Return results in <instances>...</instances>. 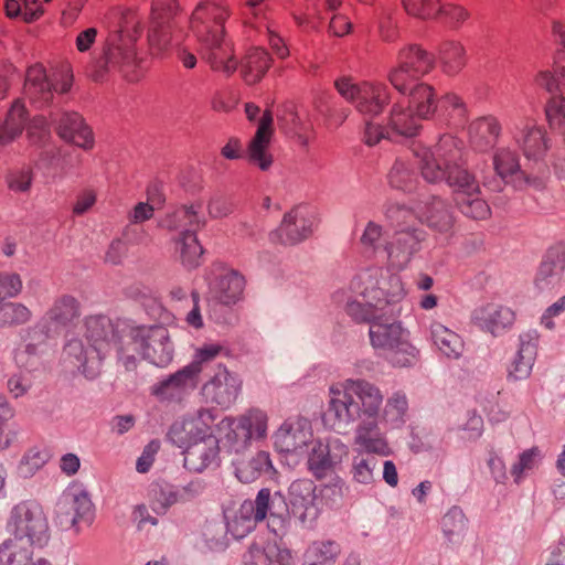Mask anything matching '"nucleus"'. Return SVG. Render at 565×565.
Instances as JSON below:
<instances>
[{"label": "nucleus", "mask_w": 565, "mask_h": 565, "mask_svg": "<svg viewBox=\"0 0 565 565\" xmlns=\"http://www.w3.org/2000/svg\"><path fill=\"white\" fill-rule=\"evenodd\" d=\"M408 398L402 390L387 397L374 382L363 377H349L329 386L327 415L338 433L353 429L355 455L350 475L359 484L369 486L375 480L377 459L393 450L387 433L401 429L407 422Z\"/></svg>", "instance_id": "1"}, {"label": "nucleus", "mask_w": 565, "mask_h": 565, "mask_svg": "<svg viewBox=\"0 0 565 565\" xmlns=\"http://www.w3.org/2000/svg\"><path fill=\"white\" fill-rule=\"evenodd\" d=\"M462 142L452 136H443L434 148L416 147L414 156L423 179L428 183L446 182L455 193L461 213L475 220H483L490 207L479 196V183L461 166Z\"/></svg>", "instance_id": "2"}, {"label": "nucleus", "mask_w": 565, "mask_h": 565, "mask_svg": "<svg viewBox=\"0 0 565 565\" xmlns=\"http://www.w3.org/2000/svg\"><path fill=\"white\" fill-rule=\"evenodd\" d=\"M404 296V284L397 274L382 266H367L355 273L348 289L334 291L332 298L353 320H372L376 312L397 306Z\"/></svg>", "instance_id": "3"}, {"label": "nucleus", "mask_w": 565, "mask_h": 565, "mask_svg": "<svg viewBox=\"0 0 565 565\" xmlns=\"http://www.w3.org/2000/svg\"><path fill=\"white\" fill-rule=\"evenodd\" d=\"M127 323L114 324L106 316H90L85 321V340L72 339L64 347L65 359L77 367L88 380L96 379L102 371V362L116 348L119 359V348L129 332Z\"/></svg>", "instance_id": "4"}, {"label": "nucleus", "mask_w": 565, "mask_h": 565, "mask_svg": "<svg viewBox=\"0 0 565 565\" xmlns=\"http://www.w3.org/2000/svg\"><path fill=\"white\" fill-rule=\"evenodd\" d=\"M269 416L259 407H249L238 415H226L214 425V439L230 454L241 455L268 437Z\"/></svg>", "instance_id": "5"}, {"label": "nucleus", "mask_w": 565, "mask_h": 565, "mask_svg": "<svg viewBox=\"0 0 565 565\" xmlns=\"http://www.w3.org/2000/svg\"><path fill=\"white\" fill-rule=\"evenodd\" d=\"M136 353L150 363L164 367L174 356V343L169 331L162 326H138L129 328L119 348V361L127 371L137 367Z\"/></svg>", "instance_id": "6"}, {"label": "nucleus", "mask_w": 565, "mask_h": 565, "mask_svg": "<svg viewBox=\"0 0 565 565\" xmlns=\"http://www.w3.org/2000/svg\"><path fill=\"white\" fill-rule=\"evenodd\" d=\"M9 540L32 550L44 546L50 540V526L43 508L35 501L15 504L7 520Z\"/></svg>", "instance_id": "7"}, {"label": "nucleus", "mask_w": 565, "mask_h": 565, "mask_svg": "<svg viewBox=\"0 0 565 565\" xmlns=\"http://www.w3.org/2000/svg\"><path fill=\"white\" fill-rule=\"evenodd\" d=\"M407 95L409 105L420 119H427L436 111L444 119H448L455 126L466 124L467 107L462 99L452 93L445 94L437 104L434 88L418 81L407 83Z\"/></svg>", "instance_id": "8"}, {"label": "nucleus", "mask_w": 565, "mask_h": 565, "mask_svg": "<svg viewBox=\"0 0 565 565\" xmlns=\"http://www.w3.org/2000/svg\"><path fill=\"white\" fill-rule=\"evenodd\" d=\"M205 223L201 203H191L179 210V259L188 269L202 264L204 249L198 239V232Z\"/></svg>", "instance_id": "9"}, {"label": "nucleus", "mask_w": 565, "mask_h": 565, "mask_svg": "<svg viewBox=\"0 0 565 565\" xmlns=\"http://www.w3.org/2000/svg\"><path fill=\"white\" fill-rule=\"evenodd\" d=\"M338 93L364 117H375L382 113L390 99V92L382 83H355L350 77H340L334 82Z\"/></svg>", "instance_id": "10"}, {"label": "nucleus", "mask_w": 565, "mask_h": 565, "mask_svg": "<svg viewBox=\"0 0 565 565\" xmlns=\"http://www.w3.org/2000/svg\"><path fill=\"white\" fill-rule=\"evenodd\" d=\"M426 239V232L420 227H401L385 242L382 257L386 260L388 271L405 270L420 252Z\"/></svg>", "instance_id": "11"}, {"label": "nucleus", "mask_w": 565, "mask_h": 565, "mask_svg": "<svg viewBox=\"0 0 565 565\" xmlns=\"http://www.w3.org/2000/svg\"><path fill=\"white\" fill-rule=\"evenodd\" d=\"M253 509L259 522L266 521L268 530L282 539L290 531V512L285 495L268 488L260 489L252 500Z\"/></svg>", "instance_id": "12"}, {"label": "nucleus", "mask_w": 565, "mask_h": 565, "mask_svg": "<svg viewBox=\"0 0 565 565\" xmlns=\"http://www.w3.org/2000/svg\"><path fill=\"white\" fill-rule=\"evenodd\" d=\"M271 439L278 452L303 457L313 441L312 425L305 417L288 418L273 433Z\"/></svg>", "instance_id": "13"}, {"label": "nucleus", "mask_w": 565, "mask_h": 565, "mask_svg": "<svg viewBox=\"0 0 565 565\" xmlns=\"http://www.w3.org/2000/svg\"><path fill=\"white\" fill-rule=\"evenodd\" d=\"M242 390V377L225 366H218L214 375L202 385L200 393L206 404L227 411L236 404Z\"/></svg>", "instance_id": "14"}, {"label": "nucleus", "mask_w": 565, "mask_h": 565, "mask_svg": "<svg viewBox=\"0 0 565 565\" xmlns=\"http://www.w3.org/2000/svg\"><path fill=\"white\" fill-rule=\"evenodd\" d=\"M318 225L317 213L308 206H296L284 215L280 225L269 233L275 244L296 245L307 239Z\"/></svg>", "instance_id": "15"}, {"label": "nucleus", "mask_w": 565, "mask_h": 565, "mask_svg": "<svg viewBox=\"0 0 565 565\" xmlns=\"http://www.w3.org/2000/svg\"><path fill=\"white\" fill-rule=\"evenodd\" d=\"M433 65L434 58L429 54L415 45H409L398 53L397 65L390 71L388 79L398 93L405 94L407 83L418 81Z\"/></svg>", "instance_id": "16"}, {"label": "nucleus", "mask_w": 565, "mask_h": 565, "mask_svg": "<svg viewBox=\"0 0 565 565\" xmlns=\"http://www.w3.org/2000/svg\"><path fill=\"white\" fill-rule=\"evenodd\" d=\"M93 515L94 504L90 495L78 487L63 492L55 507V520L63 530L73 529L81 521L90 522Z\"/></svg>", "instance_id": "17"}, {"label": "nucleus", "mask_w": 565, "mask_h": 565, "mask_svg": "<svg viewBox=\"0 0 565 565\" xmlns=\"http://www.w3.org/2000/svg\"><path fill=\"white\" fill-rule=\"evenodd\" d=\"M348 454V445L338 437L313 439L310 450L308 449L306 454L308 469L317 479H322L333 471Z\"/></svg>", "instance_id": "18"}, {"label": "nucleus", "mask_w": 565, "mask_h": 565, "mask_svg": "<svg viewBox=\"0 0 565 565\" xmlns=\"http://www.w3.org/2000/svg\"><path fill=\"white\" fill-rule=\"evenodd\" d=\"M288 507L290 519L295 518L302 527L315 525L320 514L317 503L316 484L309 479H298L291 482L288 490Z\"/></svg>", "instance_id": "19"}, {"label": "nucleus", "mask_w": 565, "mask_h": 565, "mask_svg": "<svg viewBox=\"0 0 565 565\" xmlns=\"http://www.w3.org/2000/svg\"><path fill=\"white\" fill-rule=\"evenodd\" d=\"M398 311L397 306H394L376 312V317L372 320H355L356 322L370 323L369 337L371 345L375 350H381L383 354L408 332L401 322L388 321V318L394 317Z\"/></svg>", "instance_id": "20"}, {"label": "nucleus", "mask_w": 565, "mask_h": 565, "mask_svg": "<svg viewBox=\"0 0 565 565\" xmlns=\"http://www.w3.org/2000/svg\"><path fill=\"white\" fill-rule=\"evenodd\" d=\"M137 65V58L134 50L121 38L115 35V39L109 43L105 51L104 57L97 62V74L95 79H100L104 72L119 71L129 81L137 79L134 75V68Z\"/></svg>", "instance_id": "21"}, {"label": "nucleus", "mask_w": 565, "mask_h": 565, "mask_svg": "<svg viewBox=\"0 0 565 565\" xmlns=\"http://www.w3.org/2000/svg\"><path fill=\"white\" fill-rule=\"evenodd\" d=\"M228 17L227 9L217 0L200 2L193 10L189 23L198 39L206 38L212 33L224 32V22Z\"/></svg>", "instance_id": "22"}, {"label": "nucleus", "mask_w": 565, "mask_h": 565, "mask_svg": "<svg viewBox=\"0 0 565 565\" xmlns=\"http://www.w3.org/2000/svg\"><path fill=\"white\" fill-rule=\"evenodd\" d=\"M202 45V56L210 64L211 68L221 72L226 76L232 75L237 68L232 43L222 33L198 39Z\"/></svg>", "instance_id": "23"}, {"label": "nucleus", "mask_w": 565, "mask_h": 565, "mask_svg": "<svg viewBox=\"0 0 565 565\" xmlns=\"http://www.w3.org/2000/svg\"><path fill=\"white\" fill-rule=\"evenodd\" d=\"M416 216L427 225L444 234H449L454 227V215L450 206L438 195L420 193L416 203Z\"/></svg>", "instance_id": "24"}, {"label": "nucleus", "mask_w": 565, "mask_h": 565, "mask_svg": "<svg viewBox=\"0 0 565 565\" xmlns=\"http://www.w3.org/2000/svg\"><path fill=\"white\" fill-rule=\"evenodd\" d=\"M50 118L57 135L65 141L83 149H90L94 143L93 132L84 119L75 111L51 113Z\"/></svg>", "instance_id": "25"}, {"label": "nucleus", "mask_w": 565, "mask_h": 565, "mask_svg": "<svg viewBox=\"0 0 565 565\" xmlns=\"http://www.w3.org/2000/svg\"><path fill=\"white\" fill-rule=\"evenodd\" d=\"M540 334L536 330H529L519 335V348L508 369L510 381L527 379L537 355Z\"/></svg>", "instance_id": "26"}, {"label": "nucleus", "mask_w": 565, "mask_h": 565, "mask_svg": "<svg viewBox=\"0 0 565 565\" xmlns=\"http://www.w3.org/2000/svg\"><path fill=\"white\" fill-rule=\"evenodd\" d=\"M514 311L501 303H487L476 308L471 313V321L481 330L499 335L514 323Z\"/></svg>", "instance_id": "27"}, {"label": "nucleus", "mask_w": 565, "mask_h": 565, "mask_svg": "<svg viewBox=\"0 0 565 565\" xmlns=\"http://www.w3.org/2000/svg\"><path fill=\"white\" fill-rule=\"evenodd\" d=\"M217 301L225 307H233L243 299L245 278L234 269L223 268L210 284Z\"/></svg>", "instance_id": "28"}, {"label": "nucleus", "mask_w": 565, "mask_h": 565, "mask_svg": "<svg viewBox=\"0 0 565 565\" xmlns=\"http://www.w3.org/2000/svg\"><path fill=\"white\" fill-rule=\"evenodd\" d=\"M183 448V466L192 472H202L212 465H217L221 448L215 439L179 444Z\"/></svg>", "instance_id": "29"}, {"label": "nucleus", "mask_w": 565, "mask_h": 565, "mask_svg": "<svg viewBox=\"0 0 565 565\" xmlns=\"http://www.w3.org/2000/svg\"><path fill=\"white\" fill-rule=\"evenodd\" d=\"M215 412L212 408L202 407L189 415H185L179 431V441L182 444L207 440L214 438Z\"/></svg>", "instance_id": "30"}, {"label": "nucleus", "mask_w": 565, "mask_h": 565, "mask_svg": "<svg viewBox=\"0 0 565 565\" xmlns=\"http://www.w3.org/2000/svg\"><path fill=\"white\" fill-rule=\"evenodd\" d=\"M513 138L522 149L527 161L541 162L547 153L551 141L546 131L535 125H526L523 128L514 127Z\"/></svg>", "instance_id": "31"}, {"label": "nucleus", "mask_w": 565, "mask_h": 565, "mask_svg": "<svg viewBox=\"0 0 565 565\" xmlns=\"http://www.w3.org/2000/svg\"><path fill=\"white\" fill-rule=\"evenodd\" d=\"M273 115L269 111L262 116L257 131L247 147V159L250 163L266 171L273 164V157L268 152V146L271 138Z\"/></svg>", "instance_id": "32"}, {"label": "nucleus", "mask_w": 565, "mask_h": 565, "mask_svg": "<svg viewBox=\"0 0 565 565\" xmlns=\"http://www.w3.org/2000/svg\"><path fill=\"white\" fill-rule=\"evenodd\" d=\"M564 269L565 244H558L546 252L535 277L536 288L541 291L554 288L561 281Z\"/></svg>", "instance_id": "33"}, {"label": "nucleus", "mask_w": 565, "mask_h": 565, "mask_svg": "<svg viewBox=\"0 0 565 565\" xmlns=\"http://www.w3.org/2000/svg\"><path fill=\"white\" fill-rule=\"evenodd\" d=\"M233 468L235 477L243 483L254 482L263 476L271 478L276 475L270 452L264 449L247 459L233 461Z\"/></svg>", "instance_id": "34"}, {"label": "nucleus", "mask_w": 565, "mask_h": 565, "mask_svg": "<svg viewBox=\"0 0 565 565\" xmlns=\"http://www.w3.org/2000/svg\"><path fill=\"white\" fill-rule=\"evenodd\" d=\"M249 557L258 565H297V555L285 543L269 541L264 545L253 544Z\"/></svg>", "instance_id": "35"}, {"label": "nucleus", "mask_w": 565, "mask_h": 565, "mask_svg": "<svg viewBox=\"0 0 565 565\" xmlns=\"http://www.w3.org/2000/svg\"><path fill=\"white\" fill-rule=\"evenodd\" d=\"M439 526L446 546L457 550L467 534L468 519L460 507L452 505L443 514Z\"/></svg>", "instance_id": "36"}, {"label": "nucleus", "mask_w": 565, "mask_h": 565, "mask_svg": "<svg viewBox=\"0 0 565 565\" xmlns=\"http://www.w3.org/2000/svg\"><path fill=\"white\" fill-rule=\"evenodd\" d=\"M25 96L39 107L50 104L53 98V82L49 78L42 65L29 67L24 84Z\"/></svg>", "instance_id": "37"}, {"label": "nucleus", "mask_w": 565, "mask_h": 565, "mask_svg": "<svg viewBox=\"0 0 565 565\" xmlns=\"http://www.w3.org/2000/svg\"><path fill=\"white\" fill-rule=\"evenodd\" d=\"M430 340L435 349L445 358L457 360L465 349L462 338L451 329L438 321H434L429 328Z\"/></svg>", "instance_id": "38"}, {"label": "nucleus", "mask_w": 565, "mask_h": 565, "mask_svg": "<svg viewBox=\"0 0 565 565\" xmlns=\"http://www.w3.org/2000/svg\"><path fill=\"white\" fill-rule=\"evenodd\" d=\"M420 118L413 114L408 107L401 103H395L387 119V139L395 140L397 137H413L416 135Z\"/></svg>", "instance_id": "39"}, {"label": "nucleus", "mask_w": 565, "mask_h": 565, "mask_svg": "<svg viewBox=\"0 0 565 565\" xmlns=\"http://www.w3.org/2000/svg\"><path fill=\"white\" fill-rule=\"evenodd\" d=\"M501 134V126L494 117H481L468 127V136L470 143L478 151H487L491 149Z\"/></svg>", "instance_id": "40"}, {"label": "nucleus", "mask_w": 565, "mask_h": 565, "mask_svg": "<svg viewBox=\"0 0 565 565\" xmlns=\"http://www.w3.org/2000/svg\"><path fill=\"white\" fill-rule=\"evenodd\" d=\"M28 121V111L21 99L10 107L3 121L0 120V148L15 140L23 131Z\"/></svg>", "instance_id": "41"}, {"label": "nucleus", "mask_w": 565, "mask_h": 565, "mask_svg": "<svg viewBox=\"0 0 565 565\" xmlns=\"http://www.w3.org/2000/svg\"><path fill=\"white\" fill-rule=\"evenodd\" d=\"M259 523L253 509L252 500H245L235 511L232 518H227L226 532L234 539L239 540L247 536Z\"/></svg>", "instance_id": "42"}, {"label": "nucleus", "mask_w": 565, "mask_h": 565, "mask_svg": "<svg viewBox=\"0 0 565 565\" xmlns=\"http://www.w3.org/2000/svg\"><path fill=\"white\" fill-rule=\"evenodd\" d=\"M393 367L411 369L419 361V350L411 342L409 332L383 354Z\"/></svg>", "instance_id": "43"}, {"label": "nucleus", "mask_w": 565, "mask_h": 565, "mask_svg": "<svg viewBox=\"0 0 565 565\" xmlns=\"http://www.w3.org/2000/svg\"><path fill=\"white\" fill-rule=\"evenodd\" d=\"M268 53L259 47L249 51L242 66V74L247 84L258 82L269 67Z\"/></svg>", "instance_id": "44"}, {"label": "nucleus", "mask_w": 565, "mask_h": 565, "mask_svg": "<svg viewBox=\"0 0 565 565\" xmlns=\"http://www.w3.org/2000/svg\"><path fill=\"white\" fill-rule=\"evenodd\" d=\"M493 168L500 180H507L510 177L518 175L529 182L524 171L520 168L518 154L509 148L499 149L493 158Z\"/></svg>", "instance_id": "45"}, {"label": "nucleus", "mask_w": 565, "mask_h": 565, "mask_svg": "<svg viewBox=\"0 0 565 565\" xmlns=\"http://www.w3.org/2000/svg\"><path fill=\"white\" fill-rule=\"evenodd\" d=\"M388 183L392 188L412 192L416 189L417 175L409 162L403 158H397L388 173Z\"/></svg>", "instance_id": "46"}, {"label": "nucleus", "mask_w": 565, "mask_h": 565, "mask_svg": "<svg viewBox=\"0 0 565 565\" xmlns=\"http://www.w3.org/2000/svg\"><path fill=\"white\" fill-rule=\"evenodd\" d=\"M465 47L454 41H449L443 44L439 50V61L443 70L448 75H455L459 73L465 66Z\"/></svg>", "instance_id": "47"}, {"label": "nucleus", "mask_w": 565, "mask_h": 565, "mask_svg": "<svg viewBox=\"0 0 565 565\" xmlns=\"http://www.w3.org/2000/svg\"><path fill=\"white\" fill-rule=\"evenodd\" d=\"M339 553L340 548L335 542L317 541L307 547L303 561L317 565H333Z\"/></svg>", "instance_id": "48"}, {"label": "nucleus", "mask_w": 565, "mask_h": 565, "mask_svg": "<svg viewBox=\"0 0 565 565\" xmlns=\"http://www.w3.org/2000/svg\"><path fill=\"white\" fill-rule=\"evenodd\" d=\"M78 303L72 296H62L47 312L50 320L58 326H66L78 316Z\"/></svg>", "instance_id": "49"}, {"label": "nucleus", "mask_w": 565, "mask_h": 565, "mask_svg": "<svg viewBox=\"0 0 565 565\" xmlns=\"http://www.w3.org/2000/svg\"><path fill=\"white\" fill-rule=\"evenodd\" d=\"M33 551L7 539L0 545V565H28Z\"/></svg>", "instance_id": "50"}, {"label": "nucleus", "mask_w": 565, "mask_h": 565, "mask_svg": "<svg viewBox=\"0 0 565 565\" xmlns=\"http://www.w3.org/2000/svg\"><path fill=\"white\" fill-rule=\"evenodd\" d=\"M31 310L20 302H4L0 306V326H19L29 322Z\"/></svg>", "instance_id": "51"}, {"label": "nucleus", "mask_w": 565, "mask_h": 565, "mask_svg": "<svg viewBox=\"0 0 565 565\" xmlns=\"http://www.w3.org/2000/svg\"><path fill=\"white\" fill-rule=\"evenodd\" d=\"M34 179L31 167L22 166L11 169L6 175V183L14 193H29Z\"/></svg>", "instance_id": "52"}, {"label": "nucleus", "mask_w": 565, "mask_h": 565, "mask_svg": "<svg viewBox=\"0 0 565 565\" xmlns=\"http://www.w3.org/2000/svg\"><path fill=\"white\" fill-rule=\"evenodd\" d=\"M384 215L395 230L401 227H418L409 223L416 216V209L413 211L403 204L387 202L384 205Z\"/></svg>", "instance_id": "53"}, {"label": "nucleus", "mask_w": 565, "mask_h": 565, "mask_svg": "<svg viewBox=\"0 0 565 565\" xmlns=\"http://www.w3.org/2000/svg\"><path fill=\"white\" fill-rule=\"evenodd\" d=\"M46 451L35 448L30 449L21 459L18 466V473L21 478L33 477L47 461Z\"/></svg>", "instance_id": "54"}, {"label": "nucleus", "mask_w": 565, "mask_h": 565, "mask_svg": "<svg viewBox=\"0 0 565 565\" xmlns=\"http://www.w3.org/2000/svg\"><path fill=\"white\" fill-rule=\"evenodd\" d=\"M542 459V454L537 447L524 450L519 456V460L512 466L511 475L515 483H520L525 472L534 469Z\"/></svg>", "instance_id": "55"}, {"label": "nucleus", "mask_w": 565, "mask_h": 565, "mask_svg": "<svg viewBox=\"0 0 565 565\" xmlns=\"http://www.w3.org/2000/svg\"><path fill=\"white\" fill-rule=\"evenodd\" d=\"M383 226L374 221L367 222L363 234L360 238L361 244L367 250L373 252L375 255L382 256V248L385 245L383 239Z\"/></svg>", "instance_id": "56"}, {"label": "nucleus", "mask_w": 565, "mask_h": 565, "mask_svg": "<svg viewBox=\"0 0 565 565\" xmlns=\"http://www.w3.org/2000/svg\"><path fill=\"white\" fill-rule=\"evenodd\" d=\"M225 526L221 523H210L203 533L205 546L213 552L224 551L227 545Z\"/></svg>", "instance_id": "57"}, {"label": "nucleus", "mask_w": 565, "mask_h": 565, "mask_svg": "<svg viewBox=\"0 0 565 565\" xmlns=\"http://www.w3.org/2000/svg\"><path fill=\"white\" fill-rule=\"evenodd\" d=\"M228 351L225 345L218 342L204 343L198 348L193 355V362L203 370V365L210 363L220 355H227Z\"/></svg>", "instance_id": "58"}, {"label": "nucleus", "mask_w": 565, "mask_h": 565, "mask_svg": "<svg viewBox=\"0 0 565 565\" xmlns=\"http://www.w3.org/2000/svg\"><path fill=\"white\" fill-rule=\"evenodd\" d=\"M438 0H403L406 12L420 19L436 17Z\"/></svg>", "instance_id": "59"}, {"label": "nucleus", "mask_w": 565, "mask_h": 565, "mask_svg": "<svg viewBox=\"0 0 565 565\" xmlns=\"http://www.w3.org/2000/svg\"><path fill=\"white\" fill-rule=\"evenodd\" d=\"M14 360L20 369L29 372L36 370L40 364L38 347L32 343L24 345L15 352Z\"/></svg>", "instance_id": "60"}, {"label": "nucleus", "mask_w": 565, "mask_h": 565, "mask_svg": "<svg viewBox=\"0 0 565 565\" xmlns=\"http://www.w3.org/2000/svg\"><path fill=\"white\" fill-rule=\"evenodd\" d=\"M234 211V202L223 194L213 195L207 203V212L211 218L228 216Z\"/></svg>", "instance_id": "61"}, {"label": "nucleus", "mask_w": 565, "mask_h": 565, "mask_svg": "<svg viewBox=\"0 0 565 565\" xmlns=\"http://www.w3.org/2000/svg\"><path fill=\"white\" fill-rule=\"evenodd\" d=\"M201 372L193 361L179 370V394L193 391L198 386Z\"/></svg>", "instance_id": "62"}, {"label": "nucleus", "mask_w": 565, "mask_h": 565, "mask_svg": "<svg viewBox=\"0 0 565 565\" xmlns=\"http://www.w3.org/2000/svg\"><path fill=\"white\" fill-rule=\"evenodd\" d=\"M151 394L160 402H171L177 394V372L154 384Z\"/></svg>", "instance_id": "63"}, {"label": "nucleus", "mask_w": 565, "mask_h": 565, "mask_svg": "<svg viewBox=\"0 0 565 565\" xmlns=\"http://www.w3.org/2000/svg\"><path fill=\"white\" fill-rule=\"evenodd\" d=\"M0 285L4 298L18 297L23 287L21 276L17 273L0 271Z\"/></svg>", "instance_id": "64"}]
</instances>
